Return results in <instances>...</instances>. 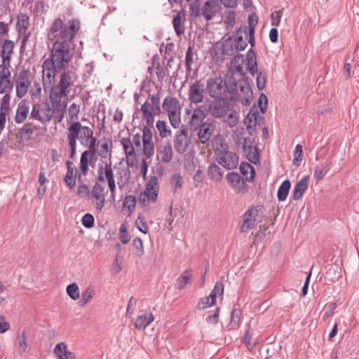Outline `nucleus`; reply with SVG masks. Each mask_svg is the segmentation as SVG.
<instances>
[{"label":"nucleus","mask_w":359,"mask_h":359,"mask_svg":"<svg viewBox=\"0 0 359 359\" xmlns=\"http://www.w3.org/2000/svg\"><path fill=\"white\" fill-rule=\"evenodd\" d=\"M29 26V17L27 13H20L17 17L16 29L20 36H23L22 43L29 37L30 34L27 32Z\"/></svg>","instance_id":"obj_20"},{"label":"nucleus","mask_w":359,"mask_h":359,"mask_svg":"<svg viewBox=\"0 0 359 359\" xmlns=\"http://www.w3.org/2000/svg\"><path fill=\"white\" fill-rule=\"evenodd\" d=\"M154 320L151 313L138 316L135 322V327L137 330L145 329Z\"/></svg>","instance_id":"obj_37"},{"label":"nucleus","mask_w":359,"mask_h":359,"mask_svg":"<svg viewBox=\"0 0 359 359\" xmlns=\"http://www.w3.org/2000/svg\"><path fill=\"white\" fill-rule=\"evenodd\" d=\"M190 144L189 133L186 129L178 130L175 135L174 147L177 153H184Z\"/></svg>","instance_id":"obj_14"},{"label":"nucleus","mask_w":359,"mask_h":359,"mask_svg":"<svg viewBox=\"0 0 359 359\" xmlns=\"http://www.w3.org/2000/svg\"><path fill=\"white\" fill-rule=\"evenodd\" d=\"M54 116V108L47 101L35 102L32 104L30 111V119L39 121L44 125L49 123Z\"/></svg>","instance_id":"obj_8"},{"label":"nucleus","mask_w":359,"mask_h":359,"mask_svg":"<svg viewBox=\"0 0 359 359\" xmlns=\"http://www.w3.org/2000/svg\"><path fill=\"white\" fill-rule=\"evenodd\" d=\"M197 53H194L192 50V48L189 46L187 50L185 56V65L187 73L190 74L194 68L197 69Z\"/></svg>","instance_id":"obj_34"},{"label":"nucleus","mask_w":359,"mask_h":359,"mask_svg":"<svg viewBox=\"0 0 359 359\" xmlns=\"http://www.w3.org/2000/svg\"><path fill=\"white\" fill-rule=\"evenodd\" d=\"M290 187L291 183L290 180H286L282 182L277 192V197L279 201H284L286 200Z\"/></svg>","instance_id":"obj_42"},{"label":"nucleus","mask_w":359,"mask_h":359,"mask_svg":"<svg viewBox=\"0 0 359 359\" xmlns=\"http://www.w3.org/2000/svg\"><path fill=\"white\" fill-rule=\"evenodd\" d=\"M135 224L137 229L142 233H147L148 232V226L144 218L139 215L135 221Z\"/></svg>","instance_id":"obj_60"},{"label":"nucleus","mask_w":359,"mask_h":359,"mask_svg":"<svg viewBox=\"0 0 359 359\" xmlns=\"http://www.w3.org/2000/svg\"><path fill=\"white\" fill-rule=\"evenodd\" d=\"M158 180L156 176H152L147 183L145 190L139 196V201L144 205L146 203L156 202L158 198Z\"/></svg>","instance_id":"obj_11"},{"label":"nucleus","mask_w":359,"mask_h":359,"mask_svg":"<svg viewBox=\"0 0 359 359\" xmlns=\"http://www.w3.org/2000/svg\"><path fill=\"white\" fill-rule=\"evenodd\" d=\"M154 69L158 81H162L168 74L167 70L160 63H157L156 66H154V64H153V67H148V72L150 73V74H152V70Z\"/></svg>","instance_id":"obj_52"},{"label":"nucleus","mask_w":359,"mask_h":359,"mask_svg":"<svg viewBox=\"0 0 359 359\" xmlns=\"http://www.w3.org/2000/svg\"><path fill=\"white\" fill-rule=\"evenodd\" d=\"M170 183L173 191L175 193L177 192L180 189H182L183 185L182 177L180 174H175L172 175L170 179Z\"/></svg>","instance_id":"obj_54"},{"label":"nucleus","mask_w":359,"mask_h":359,"mask_svg":"<svg viewBox=\"0 0 359 359\" xmlns=\"http://www.w3.org/2000/svg\"><path fill=\"white\" fill-rule=\"evenodd\" d=\"M309 180L310 176L306 175L297 182L292 191L293 200L297 201L303 196L309 187Z\"/></svg>","instance_id":"obj_25"},{"label":"nucleus","mask_w":359,"mask_h":359,"mask_svg":"<svg viewBox=\"0 0 359 359\" xmlns=\"http://www.w3.org/2000/svg\"><path fill=\"white\" fill-rule=\"evenodd\" d=\"M42 81L44 87L53 86L55 85L56 72H59L65 69L63 67H60L57 64L46 58L42 65Z\"/></svg>","instance_id":"obj_9"},{"label":"nucleus","mask_w":359,"mask_h":359,"mask_svg":"<svg viewBox=\"0 0 359 359\" xmlns=\"http://www.w3.org/2000/svg\"><path fill=\"white\" fill-rule=\"evenodd\" d=\"M206 114L203 106L196 107L193 110L189 123L192 128L197 127L205 121Z\"/></svg>","instance_id":"obj_30"},{"label":"nucleus","mask_w":359,"mask_h":359,"mask_svg":"<svg viewBox=\"0 0 359 359\" xmlns=\"http://www.w3.org/2000/svg\"><path fill=\"white\" fill-rule=\"evenodd\" d=\"M143 154L147 158H149L154 155V144L153 142L143 143Z\"/></svg>","instance_id":"obj_61"},{"label":"nucleus","mask_w":359,"mask_h":359,"mask_svg":"<svg viewBox=\"0 0 359 359\" xmlns=\"http://www.w3.org/2000/svg\"><path fill=\"white\" fill-rule=\"evenodd\" d=\"M67 165V173L65 175V177L64 178V181L66 184V185L69 189H73L76 185V178L79 180L81 179L82 174L81 173H77V171L76 170V168L74 165V163L69 161H67L66 162Z\"/></svg>","instance_id":"obj_21"},{"label":"nucleus","mask_w":359,"mask_h":359,"mask_svg":"<svg viewBox=\"0 0 359 359\" xmlns=\"http://www.w3.org/2000/svg\"><path fill=\"white\" fill-rule=\"evenodd\" d=\"M241 310L239 309H234L231 312L230 327L231 329H236L239 327L241 321Z\"/></svg>","instance_id":"obj_51"},{"label":"nucleus","mask_w":359,"mask_h":359,"mask_svg":"<svg viewBox=\"0 0 359 359\" xmlns=\"http://www.w3.org/2000/svg\"><path fill=\"white\" fill-rule=\"evenodd\" d=\"M229 111V106L221 99H215L208 106L210 114L215 118L225 116Z\"/></svg>","instance_id":"obj_17"},{"label":"nucleus","mask_w":359,"mask_h":359,"mask_svg":"<svg viewBox=\"0 0 359 359\" xmlns=\"http://www.w3.org/2000/svg\"><path fill=\"white\" fill-rule=\"evenodd\" d=\"M215 304V299L212 300V298H210L209 296H208V297L201 298L198 301V302L196 305V308L198 310H203L210 306H213Z\"/></svg>","instance_id":"obj_57"},{"label":"nucleus","mask_w":359,"mask_h":359,"mask_svg":"<svg viewBox=\"0 0 359 359\" xmlns=\"http://www.w3.org/2000/svg\"><path fill=\"white\" fill-rule=\"evenodd\" d=\"M142 143L153 142H152V133L149 128L144 126L142 130Z\"/></svg>","instance_id":"obj_64"},{"label":"nucleus","mask_w":359,"mask_h":359,"mask_svg":"<svg viewBox=\"0 0 359 359\" xmlns=\"http://www.w3.org/2000/svg\"><path fill=\"white\" fill-rule=\"evenodd\" d=\"M194 130L197 131V135L201 143H207L212 134L213 132V124L212 122L209 119L205 120L204 123L200 124L197 127L192 128Z\"/></svg>","instance_id":"obj_15"},{"label":"nucleus","mask_w":359,"mask_h":359,"mask_svg":"<svg viewBox=\"0 0 359 359\" xmlns=\"http://www.w3.org/2000/svg\"><path fill=\"white\" fill-rule=\"evenodd\" d=\"M192 278V274L191 271L187 270L184 271L177 280V286L179 290H183L187 285L189 283V280Z\"/></svg>","instance_id":"obj_47"},{"label":"nucleus","mask_w":359,"mask_h":359,"mask_svg":"<svg viewBox=\"0 0 359 359\" xmlns=\"http://www.w3.org/2000/svg\"><path fill=\"white\" fill-rule=\"evenodd\" d=\"M94 153H96V149H88L81 154L80 158V171L81 173L84 176L87 175L89 169L88 167L90 162L88 157L90 156V154H93Z\"/></svg>","instance_id":"obj_35"},{"label":"nucleus","mask_w":359,"mask_h":359,"mask_svg":"<svg viewBox=\"0 0 359 359\" xmlns=\"http://www.w3.org/2000/svg\"><path fill=\"white\" fill-rule=\"evenodd\" d=\"M94 217L91 214H85L81 219L82 224L88 229H90L94 225Z\"/></svg>","instance_id":"obj_63"},{"label":"nucleus","mask_w":359,"mask_h":359,"mask_svg":"<svg viewBox=\"0 0 359 359\" xmlns=\"http://www.w3.org/2000/svg\"><path fill=\"white\" fill-rule=\"evenodd\" d=\"M104 186L101 185L99 183H95V184L93 186L92 189L91 195L93 198L96 199H102L104 198Z\"/></svg>","instance_id":"obj_56"},{"label":"nucleus","mask_w":359,"mask_h":359,"mask_svg":"<svg viewBox=\"0 0 359 359\" xmlns=\"http://www.w3.org/2000/svg\"><path fill=\"white\" fill-rule=\"evenodd\" d=\"M258 210L256 208L248 209L243 215V224L241 227V232H248L256 226Z\"/></svg>","instance_id":"obj_16"},{"label":"nucleus","mask_w":359,"mask_h":359,"mask_svg":"<svg viewBox=\"0 0 359 359\" xmlns=\"http://www.w3.org/2000/svg\"><path fill=\"white\" fill-rule=\"evenodd\" d=\"M226 180L231 186L237 191L245 193L247 191V185L243 178L237 172H231L227 174Z\"/></svg>","instance_id":"obj_23"},{"label":"nucleus","mask_w":359,"mask_h":359,"mask_svg":"<svg viewBox=\"0 0 359 359\" xmlns=\"http://www.w3.org/2000/svg\"><path fill=\"white\" fill-rule=\"evenodd\" d=\"M231 81L232 76H228L226 81L221 77L210 79L206 86L209 95L214 99H223L226 93L233 90Z\"/></svg>","instance_id":"obj_5"},{"label":"nucleus","mask_w":359,"mask_h":359,"mask_svg":"<svg viewBox=\"0 0 359 359\" xmlns=\"http://www.w3.org/2000/svg\"><path fill=\"white\" fill-rule=\"evenodd\" d=\"M67 293L73 300H77L79 298V289L76 283H73L67 285Z\"/></svg>","instance_id":"obj_55"},{"label":"nucleus","mask_w":359,"mask_h":359,"mask_svg":"<svg viewBox=\"0 0 359 359\" xmlns=\"http://www.w3.org/2000/svg\"><path fill=\"white\" fill-rule=\"evenodd\" d=\"M247 66L257 67V55L255 52L250 48L247 53Z\"/></svg>","instance_id":"obj_62"},{"label":"nucleus","mask_w":359,"mask_h":359,"mask_svg":"<svg viewBox=\"0 0 359 359\" xmlns=\"http://www.w3.org/2000/svg\"><path fill=\"white\" fill-rule=\"evenodd\" d=\"M162 107L168 114L170 125L174 128H179L182 124V108L179 100L176 97L167 96L163 100Z\"/></svg>","instance_id":"obj_6"},{"label":"nucleus","mask_w":359,"mask_h":359,"mask_svg":"<svg viewBox=\"0 0 359 359\" xmlns=\"http://www.w3.org/2000/svg\"><path fill=\"white\" fill-rule=\"evenodd\" d=\"M217 161L223 168L227 170L236 168L238 165L239 158L238 154L228 149L217 150Z\"/></svg>","instance_id":"obj_12"},{"label":"nucleus","mask_w":359,"mask_h":359,"mask_svg":"<svg viewBox=\"0 0 359 359\" xmlns=\"http://www.w3.org/2000/svg\"><path fill=\"white\" fill-rule=\"evenodd\" d=\"M97 179L101 182H107L114 180V172L111 168V163H107L104 167L100 166L97 170Z\"/></svg>","instance_id":"obj_31"},{"label":"nucleus","mask_w":359,"mask_h":359,"mask_svg":"<svg viewBox=\"0 0 359 359\" xmlns=\"http://www.w3.org/2000/svg\"><path fill=\"white\" fill-rule=\"evenodd\" d=\"M240 170L242 175L245 177V180L252 181L255 176V170L253 166L248 163H241L240 165Z\"/></svg>","instance_id":"obj_39"},{"label":"nucleus","mask_w":359,"mask_h":359,"mask_svg":"<svg viewBox=\"0 0 359 359\" xmlns=\"http://www.w3.org/2000/svg\"><path fill=\"white\" fill-rule=\"evenodd\" d=\"M19 133L22 140H29L34 133V129L30 123H25L20 129Z\"/></svg>","instance_id":"obj_53"},{"label":"nucleus","mask_w":359,"mask_h":359,"mask_svg":"<svg viewBox=\"0 0 359 359\" xmlns=\"http://www.w3.org/2000/svg\"><path fill=\"white\" fill-rule=\"evenodd\" d=\"M259 114L257 110L251 109L245 118L244 123L250 135H253L255 131V126L257 123Z\"/></svg>","instance_id":"obj_29"},{"label":"nucleus","mask_w":359,"mask_h":359,"mask_svg":"<svg viewBox=\"0 0 359 359\" xmlns=\"http://www.w3.org/2000/svg\"><path fill=\"white\" fill-rule=\"evenodd\" d=\"M53 108H54V112H57L55 116L57 123H61L64 118V114L66 110L67 102L66 101H62L61 99H50Z\"/></svg>","instance_id":"obj_32"},{"label":"nucleus","mask_w":359,"mask_h":359,"mask_svg":"<svg viewBox=\"0 0 359 359\" xmlns=\"http://www.w3.org/2000/svg\"><path fill=\"white\" fill-rule=\"evenodd\" d=\"M61 73L57 83L52 86L50 93V99H62L67 97L71 88L78 79L75 70L72 69H65Z\"/></svg>","instance_id":"obj_3"},{"label":"nucleus","mask_w":359,"mask_h":359,"mask_svg":"<svg viewBox=\"0 0 359 359\" xmlns=\"http://www.w3.org/2000/svg\"><path fill=\"white\" fill-rule=\"evenodd\" d=\"M208 177L214 182H219L223 177L220 167L216 163H211L208 170Z\"/></svg>","instance_id":"obj_38"},{"label":"nucleus","mask_w":359,"mask_h":359,"mask_svg":"<svg viewBox=\"0 0 359 359\" xmlns=\"http://www.w3.org/2000/svg\"><path fill=\"white\" fill-rule=\"evenodd\" d=\"M222 52L226 55H233L237 52L235 42L231 37H229L223 41Z\"/></svg>","instance_id":"obj_40"},{"label":"nucleus","mask_w":359,"mask_h":359,"mask_svg":"<svg viewBox=\"0 0 359 359\" xmlns=\"http://www.w3.org/2000/svg\"><path fill=\"white\" fill-rule=\"evenodd\" d=\"M54 352L60 359H76L75 355L72 352L69 351L67 345L62 342L55 346Z\"/></svg>","instance_id":"obj_36"},{"label":"nucleus","mask_w":359,"mask_h":359,"mask_svg":"<svg viewBox=\"0 0 359 359\" xmlns=\"http://www.w3.org/2000/svg\"><path fill=\"white\" fill-rule=\"evenodd\" d=\"M231 86L233 90L229 94L235 101L241 102L243 105H249L253 99L252 90L247 80L241 79L236 81L232 76Z\"/></svg>","instance_id":"obj_4"},{"label":"nucleus","mask_w":359,"mask_h":359,"mask_svg":"<svg viewBox=\"0 0 359 359\" xmlns=\"http://www.w3.org/2000/svg\"><path fill=\"white\" fill-rule=\"evenodd\" d=\"M30 111L29 102L26 99L22 100L17 106L15 122L17 124L23 123L28 117L29 118Z\"/></svg>","instance_id":"obj_18"},{"label":"nucleus","mask_w":359,"mask_h":359,"mask_svg":"<svg viewBox=\"0 0 359 359\" xmlns=\"http://www.w3.org/2000/svg\"><path fill=\"white\" fill-rule=\"evenodd\" d=\"M219 4L215 0H208L203 5L202 14L206 20L209 21L213 18L219 10Z\"/></svg>","instance_id":"obj_28"},{"label":"nucleus","mask_w":359,"mask_h":359,"mask_svg":"<svg viewBox=\"0 0 359 359\" xmlns=\"http://www.w3.org/2000/svg\"><path fill=\"white\" fill-rule=\"evenodd\" d=\"M95 288L92 286L88 287L81 294V299L79 304L81 306L87 304L95 295Z\"/></svg>","instance_id":"obj_48"},{"label":"nucleus","mask_w":359,"mask_h":359,"mask_svg":"<svg viewBox=\"0 0 359 359\" xmlns=\"http://www.w3.org/2000/svg\"><path fill=\"white\" fill-rule=\"evenodd\" d=\"M243 27H241L237 29V37L235 39V46L236 48L237 52L242 51L245 49L248 46L247 42L243 39L242 34H243Z\"/></svg>","instance_id":"obj_49"},{"label":"nucleus","mask_w":359,"mask_h":359,"mask_svg":"<svg viewBox=\"0 0 359 359\" xmlns=\"http://www.w3.org/2000/svg\"><path fill=\"white\" fill-rule=\"evenodd\" d=\"M206 91L204 83L196 80L192 83L189 88L188 100L191 104L196 105L202 103L205 97Z\"/></svg>","instance_id":"obj_13"},{"label":"nucleus","mask_w":359,"mask_h":359,"mask_svg":"<svg viewBox=\"0 0 359 359\" xmlns=\"http://www.w3.org/2000/svg\"><path fill=\"white\" fill-rule=\"evenodd\" d=\"M7 64L0 65V93H4L12 89L11 72Z\"/></svg>","instance_id":"obj_19"},{"label":"nucleus","mask_w":359,"mask_h":359,"mask_svg":"<svg viewBox=\"0 0 359 359\" xmlns=\"http://www.w3.org/2000/svg\"><path fill=\"white\" fill-rule=\"evenodd\" d=\"M156 128L162 138L170 137L172 135L171 130L164 121L158 120L156 122Z\"/></svg>","instance_id":"obj_50"},{"label":"nucleus","mask_w":359,"mask_h":359,"mask_svg":"<svg viewBox=\"0 0 359 359\" xmlns=\"http://www.w3.org/2000/svg\"><path fill=\"white\" fill-rule=\"evenodd\" d=\"M332 164L331 161H327L326 164L324 165L316 166L314 170L313 177L317 181L321 180L329 172L330 165Z\"/></svg>","instance_id":"obj_41"},{"label":"nucleus","mask_w":359,"mask_h":359,"mask_svg":"<svg viewBox=\"0 0 359 359\" xmlns=\"http://www.w3.org/2000/svg\"><path fill=\"white\" fill-rule=\"evenodd\" d=\"M157 157L163 163H168L171 161L173 156L172 146L167 142L160 145L157 149Z\"/></svg>","instance_id":"obj_26"},{"label":"nucleus","mask_w":359,"mask_h":359,"mask_svg":"<svg viewBox=\"0 0 359 359\" xmlns=\"http://www.w3.org/2000/svg\"><path fill=\"white\" fill-rule=\"evenodd\" d=\"M119 239L123 244H126L130 241V237L127 231V226L125 223L122 224L119 229Z\"/></svg>","instance_id":"obj_59"},{"label":"nucleus","mask_w":359,"mask_h":359,"mask_svg":"<svg viewBox=\"0 0 359 359\" xmlns=\"http://www.w3.org/2000/svg\"><path fill=\"white\" fill-rule=\"evenodd\" d=\"M183 14L177 13L173 18L172 24L176 34L178 36L182 35L184 32V25L182 20Z\"/></svg>","instance_id":"obj_43"},{"label":"nucleus","mask_w":359,"mask_h":359,"mask_svg":"<svg viewBox=\"0 0 359 359\" xmlns=\"http://www.w3.org/2000/svg\"><path fill=\"white\" fill-rule=\"evenodd\" d=\"M243 151L250 162L256 163L259 161V153L257 151V149L256 147L252 146V144L248 147L245 146Z\"/></svg>","instance_id":"obj_45"},{"label":"nucleus","mask_w":359,"mask_h":359,"mask_svg":"<svg viewBox=\"0 0 359 359\" xmlns=\"http://www.w3.org/2000/svg\"><path fill=\"white\" fill-rule=\"evenodd\" d=\"M113 147L112 141L109 138H101L97 140L96 153L102 158H107L111 156V149Z\"/></svg>","instance_id":"obj_24"},{"label":"nucleus","mask_w":359,"mask_h":359,"mask_svg":"<svg viewBox=\"0 0 359 359\" xmlns=\"http://www.w3.org/2000/svg\"><path fill=\"white\" fill-rule=\"evenodd\" d=\"M258 19L256 15H250L248 16V24L249 26H244L243 27V32L247 35H248V42L250 43L251 47H254L255 45V29L257 24Z\"/></svg>","instance_id":"obj_27"},{"label":"nucleus","mask_w":359,"mask_h":359,"mask_svg":"<svg viewBox=\"0 0 359 359\" xmlns=\"http://www.w3.org/2000/svg\"><path fill=\"white\" fill-rule=\"evenodd\" d=\"M137 199L135 196L132 195L126 196L123 203V210L127 211L128 215H130L131 212L134 210Z\"/></svg>","instance_id":"obj_46"},{"label":"nucleus","mask_w":359,"mask_h":359,"mask_svg":"<svg viewBox=\"0 0 359 359\" xmlns=\"http://www.w3.org/2000/svg\"><path fill=\"white\" fill-rule=\"evenodd\" d=\"M31 72L27 69H22L16 73L13 81L16 87V95L22 98L28 92L31 86Z\"/></svg>","instance_id":"obj_10"},{"label":"nucleus","mask_w":359,"mask_h":359,"mask_svg":"<svg viewBox=\"0 0 359 359\" xmlns=\"http://www.w3.org/2000/svg\"><path fill=\"white\" fill-rule=\"evenodd\" d=\"M15 47L14 42L11 40H5L2 44L1 55L2 57V63L10 65L11 57L13 53Z\"/></svg>","instance_id":"obj_33"},{"label":"nucleus","mask_w":359,"mask_h":359,"mask_svg":"<svg viewBox=\"0 0 359 359\" xmlns=\"http://www.w3.org/2000/svg\"><path fill=\"white\" fill-rule=\"evenodd\" d=\"M80 21L72 19L65 22L60 18H55L47 32V39L52 43L48 57L57 66L66 68L75 53L74 39L80 29Z\"/></svg>","instance_id":"obj_1"},{"label":"nucleus","mask_w":359,"mask_h":359,"mask_svg":"<svg viewBox=\"0 0 359 359\" xmlns=\"http://www.w3.org/2000/svg\"><path fill=\"white\" fill-rule=\"evenodd\" d=\"M67 140L71 158H74L76 155L77 141L88 149H96L97 137L94 135L93 128L83 126L81 122L70 123L67 128Z\"/></svg>","instance_id":"obj_2"},{"label":"nucleus","mask_w":359,"mask_h":359,"mask_svg":"<svg viewBox=\"0 0 359 359\" xmlns=\"http://www.w3.org/2000/svg\"><path fill=\"white\" fill-rule=\"evenodd\" d=\"M80 113V104L75 102L70 104L68 108L69 125L72 122H79V114Z\"/></svg>","instance_id":"obj_44"},{"label":"nucleus","mask_w":359,"mask_h":359,"mask_svg":"<svg viewBox=\"0 0 359 359\" xmlns=\"http://www.w3.org/2000/svg\"><path fill=\"white\" fill-rule=\"evenodd\" d=\"M140 110L147 123L149 126L153 125L155 116L161 113L159 93L149 94L147 100L141 106Z\"/></svg>","instance_id":"obj_7"},{"label":"nucleus","mask_w":359,"mask_h":359,"mask_svg":"<svg viewBox=\"0 0 359 359\" xmlns=\"http://www.w3.org/2000/svg\"><path fill=\"white\" fill-rule=\"evenodd\" d=\"M121 144L123 148L127 163L133 164L136 160V147L133 144L130 137H123L121 140Z\"/></svg>","instance_id":"obj_22"},{"label":"nucleus","mask_w":359,"mask_h":359,"mask_svg":"<svg viewBox=\"0 0 359 359\" xmlns=\"http://www.w3.org/2000/svg\"><path fill=\"white\" fill-rule=\"evenodd\" d=\"M224 293V284L222 282H217L215 285L214 288L211 291L210 294H209V297L212 298V299H215V302H216V298L217 296H221Z\"/></svg>","instance_id":"obj_58"}]
</instances>
